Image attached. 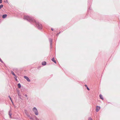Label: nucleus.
Returning a JSON list of instances; mask_svg holds the SVG:
<instances>
[{"instance_id": "f257e3e1", "label": "nucleus", "mask_w": 120, "mask_h": 120, "mask_svg": "<svg viewBox=\"0 0 120 120\" xmlns=\"http://www.w3.org/2000/svg\"><path fill=\"white\" fill-rule=\"evenodd\" d=\"M24 19L29 21L32 24H35L36 26L38 28L39 30L42 28V26L41 24L36 21L33 18L28 15H25L24 16Z\"/></svg>"}, {"instance_id": "f03ea898", "label": "nucleus", "mask_w": 120, "mask_h": 120, "mask_svg": "<svg viewBox=\"0 0 120 120\" xmlns=\"http://www.w3.org/2000/svg\"><path fill=\"white\" fill-rule=\"evenodd\" d=\"M32 110L34 112L35 114L36 115H38V112L37 109L35 107H34Z\"/></svg>"}, {"instance_id": "7ed1b4c3", "label": "nucleus", "mask_w": 120, "mask_h": 120, "mask_svg": "<svg viewBox=\"0 0 120 120\" xmlns=\"http://www.w3.org/2000/svg\"><path fill=\"white\" fill-rule=\"evenodd\" d=\"M17 93L19 98L21 99H22L21 97V94L20 93V92L19 90H18L17 91Z\"/></svg>"}, {"instance_id": "20e7f679", "label": "nucleus", "mask_w": 120, "mask_h": 120, "mask_svg": "<svg viewBox=\"0 0 120 120\" xmlns=\"http://www.w3.org/2000/svg\"><path fill=\"white\" fill-rule=\"evenodd\" d=\"M100 106H97L96 109V112H98L100 109Z\"/></svg>"}, {"instance_id": "39448f33", "label": "nucleus", "mask_w": 120, "mask_h": 120, "mask_svg": "<svg viewBox=\"0 0 120 120\" xmlns=\"http://www.w3.org/2000/svg\"><path fill=\"white\" fill-rule=\"evenodd\" d=\"M49 41L50 42V47L51 48H52V40L51 38L49 39Z\"/></svg>"}, {"instance_id": "423d86ee", "label": "nucleus", "mask_w": 120, "mask_h": 120, "mask_svg": "<svg viewBox=\"0 0 120 120\" xmlns=\"http://www.w3.org/2000/svg\"><path fill=\"white\" fill-rule=\"evenodd\" d=\"M24 78L26 79L27 80L28 82H30V80L29 78L27 77L26 76H24Z\"/></svg>"}, {"instance_id": "0eeeda50", "label": "nucleus", "mask_w": 120, "mask_h": 120, "mask_svg": "<svg viewBox=\"0 0 120 120\" xmlns=\"http://www.w3.org/2000/svg\"><path fill=\"white\" fill-rule=\"evenodd\" d=\"M46 64V62L45 61H44V62H42V64L43 65H44V66H45V65Z\"/></svg>"}, {"instance_id": "6e6552de", "label": "nucleus", "mask_w": 120, "mask_h": 120, "mask_svg": "<svg viewBox=\"0 0 120 120\" xmlns=\"http://www.w3.org/2000/svg\"><path fill=\"white\" fill-rule=\"evenodd\" d=\"M99 97H100V99H101L102 100H103L104 98H103V97L102 95L101 94H100L99 95Z\"/></svg>"}, {"instance_id": "1a4fd4ad", "label": "nucleus", "mask_w": 120, "mask_h": 120, "mask_svg": "<svg viewBox=\"0 0 120 120\" xmlns=\"http://www.w3.org/2000/svg\"><path fill=\"white\" fill-rule=\"evenodd\" d=\"M7 15L6 14H4L3 15L2 18L4 19L7 16Z\"/></svg>"}, {"instance_id": "9d476101", "label": "nucleus", "mask_w": 120, "mask_h": 120, "mask_svg": "<svg viewBox=\"0 0 120 120\" xmlns=\"http://www.w3.org/2000/svg\"><path fill=\"white\" fill-rule=\"evenodd\" d=\"M26 115L28 117H29L30 119L31 120H33V118L31 117L30 116L29 114H27Z\"/></svg>"}, {"instance_id": "9b49d317", "label": "nucleus", "mask_w": 120, "mask_h": 120, "mask_svg": "<svg viewBox=\"0 0 120 120\" xmlns=\"http://www.w3.org/2000/svg\"><path fill=\"white\" fill-rule=\"evenodd\" d=\"M52 61L54 63L56 64V61L55 60L54 58H52Z\"/></svg>"}, {"instance_id": "f8f14e48", "label": "nucleus", "mask_w": 120, "mask_h": 120, "mask_svg": "<svg viewBox=\"0 0 120 120\" xmlns=\"http://www.w3.org/2000/svg\"><path fill=\"white\" fill-rule=\"evenodd\" d=\"M18 87L19 88H20L21 87V85L20 83H19L18 84Z\"/></svg>"}, {"instance_id": "ddd939ff", "label": "nucleus", "mask_w": 120, "mask_h": 120, "mask_svg": "<svg viewBox=\"0 0 120 120\" xmlns=\"http://www.w3.org/2000/svg\"><path fill=\"white\" fill-rule=\"evenodd\" d=\"M10 111H11V110H10V111H9V116L10 117V118H11V114L10 112Z\"/></svg>"}, {"instance_id": "4468645a", "label": "nucleus", "mask_w": 120, "mask_h": 120, "mask_svg": "<svg viewBox=\"0 0 120 120\" xmlns=\"http://www.w3.org/2000/svg\"><path fill=\"white\" fill-rule=\"evenodd\" d=\"M11 74H12L13 75L15 76V74L14 73V72L13 71H11Z\"/></svg>"}, {"instance_id": "2eb2a0df", "label": "nucleus", "mask_w": 120, "mask_h": 120, "mask_svg": "<svg viewBox=\"0 0 120 120\" xmlns=\"http://www.w3.org/2000/svg\"><path fill=\"white\" fill-rule=\"evenodd\" d=\"M8 97H9L10 100H11V102L12 103V104H13V102L12 100V99H11V98L10 97V96H9Z\"/></svg>"}, {"instance_id": "dca6fc26", "label": "nucleus", "mask_w": 120, "mask_h": 120, "mask_svg": "<svg viewBox=\"0 0 120 120\" xmlns=\"http://www.w3.org/2000/svg\"><path fill=\"white\" fill-rule=\"evenodd\" d=\"M3 6V4H1L0 5V9Z\"/></svg>"}, {"instance_id": "f3484780", "label": "nucleus", "mask_w": 120, "mask_h": 120, "mask_svg": "<svg viewBox=\"0 0 120 120\" xmlns=\"http://www.w3.org/2000/svg\"><path fill=\"white\" fill-rule=\"evenodd\" d=\"M60 32L59 33H58L57 34H56V36H57L59 34H60Z\"/></svg>"}, {"instance_id": "a211bd4d", "label": "nucleus", "mask_w": 120, "mask_h": 120, "mask_svg": "<svg viewBox=\"0 0 120 120\" xmlns=\"http://www.w3.org/2000/svg\"><path fill=\"white\" fill-rule=\"evenodd\" d=\"M88 120H93V119L90 117L89 118Z\"/></svg>"}, {"instance_id": "6ab92c4d", "label": "nucleus", "mask_w": 120, "mask_h": 120, "mask_svg": "<svg viewBox=\"0 0 120 120\" xmlns=\"http://www.w3.org/2000/svg\"><path fill=\"white\" fill-rule=\"evenodd\" d=\"M15 76V77H14V78H15V79H16V78H17V76L16 75H15V76Z\"/></svg>"}, {"instance_id": "aec40b11", "label": "nucleus", "mask_w": 120, "mask_h": 120, "mask_svg": "<svg viewBox=\"0 0 120 120\" xmlns=\"http://www.w3.org/2000/svg\"><path fill=\"white\" fill-rule=\"evenodd\" d=\"M86 88H87V90H90L89 88H88V87H86Z\"/></svg>"}, {"instance_id": "412c9836", "label": "nucleus", "mask_w": 120, "mask_h": 120, "mask_svg": "<svg viewBox=\"0 0 120 120\" xmlns=\"http://www.w3.org/2000/svg\"><path fill=\"white\" fill-rule=\"evenodd\" d=\"M2 2V0H0V3H1Z\"/></svg>"}, {"instance_id": "4be33fe9", "label": "nucleus", "mask_w": 120, "mask_h": 120, "mask_svg": "<svg viewBox=\"0 0 120 120\" xmlns=\"http://www.w3.org/2000/svg\"><path fill=\"white\" fill-rule=\"evenodd\" d=\"M36 120H40L39 119H38L37 118H36Z\"/></svg>"}, {"instance_id": "5701e85b", "label": "nucleus", "mask_w": 120, "mask_h": 120, "mask_svg": "<svg viewBox=\"0 0 120 120\" xmlns=\"http://www.w3.org/2000/svg\"><path fill=\"white\" fill-rule=\"evenodd\" d=\"M25 96L26 97H27V95L26 94L25 95Z\"/></svg>"}, {"instance_id": "b1692460", "label": "nucleus", "mask_w": 120, "mask_h": 120, "mask_svg": "<svg viewBox=\"0 0 120 120\" xmlns=\"http://www.w3.org/2000/svg\"><path fill=\"white\" fill-rule=\"evenodd\" d=\"M85 87H87V85H85Z\"/></svg>"}, {"instance_id": "393cba45", "label": "nucleus", "mask_w": 120, "mask_h": 120, "mask_svg": "<svg viewBox=\"0 0 120 120\" xmlns=\"http://www.w3.org/2000/svg\"><path fill=\"white\" fill-rule=\"evenodd\" d=\"M51 30L52 31H53V29L52 28H51Z\"/></svg>"}, {"instance_id": "a878e982", "label": "nucleus", "mask_w": 120, "mask_h": 120, "mask_svg": "<svg viewBox=\"0 0 120 120\" xmlns=\"http://www.w3.org/2000/svg\"><path fill=\"white\" fill-rule=\"evenodd\" d=\"M15 79V80H16V81H17V78Z\"/></svg>"}, {"instance_id": "bb28decb", "label": "nucleus", "mask_w": 120, "mask_h": 120, "mask_svg": "<svg viewBox=\"0 0 120 120\" xmlns=\"http://www.w3.org/2000/svg\"><path fill=\"white\" fill-rule=\"evenodd\" d=\"M28 99V98H27V99Z\"/></svg>"}]
</instances>
